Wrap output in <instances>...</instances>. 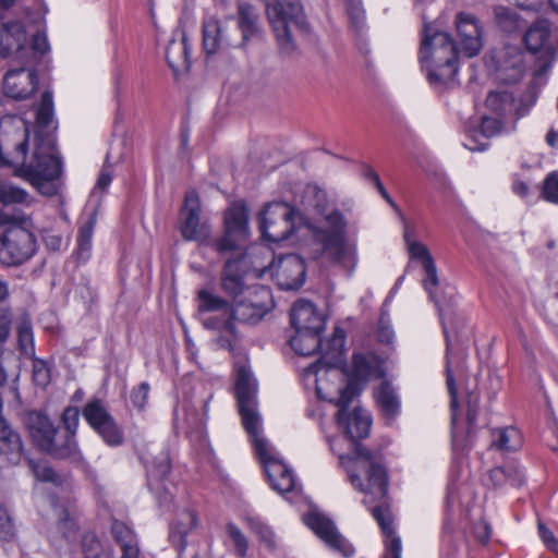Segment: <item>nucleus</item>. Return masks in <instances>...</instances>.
Returning <instances> with one entry per match:
<instances>
[{
	"label": "nucleus",
	"instance_id": "45",
	"mask_svg": "<svg viewBox=\"0 0 558 558\" xmlns=\"http://www.w3.org/2000/svg\"><path fill=\"white\" fill-rule=\"evenodd\" d=\"M96 432L110 447H118L124 441L123 432L118 426L113 417L99 426Z\"/></svg>",
	"mask_w": 558,
	"mask_h": 558
},
{
	"label": "nucleus",
	"instance_id": "39",
	"mask_svg": "<svg viewBox=\"0 0 558 558\" xmlns=\"http://www.w3.org/2000/svg\"><path fill=\"white\" fill-rule=\"evenodd\" d=\"M95 218L90 217L78 230L75 257L80 263H85L92 255V238Z\"/></svg>",
	"mask_w": 558,
	"mask_h": 558
},
{
	"label": "nucleus",
	"instance_id": "33",
	"mask_svg": "<svg viewBox=\"0 0 558 558\" xmlns=\"http://www.w3.org/2000/svg\"><path fill=\"white\" fill-rule=\"evenodd\" d=\"M147 483L150 489H157L158 483L162 482L170 472V459L167 452H160L145 463Z\"/></svg>",
	"mask_w": 558,
	"mask_h": 558
},
{
	"label": "nucleus",
	"instance_id": "60",
	"mask_svg": "<svg viewBox=\"0 0 558 558\" xmlns=\"http://www.w3.org/2000/svg\"><path fill=\"white\" fill-rule=\"evenodd\" d=\"M40 234L45 243V246L49 251H60L62 246L66 244L64 243L62 235L53 230L45 229L40 231Z\"/></svg>",
	"mask_w": 558,
	"mask_h": 558
},
{
	"label": "nucleus",
	"instance_id": "12",
	"mask_svg": "<svg viewBox=\"0 0 558 558\" xmlns=\"http://www.w3.org/2000/svg\"><path fill=\"white\" fill-rule=\"evenodd\" d=\"M302 217L299 210L287 203L275 202L266 205L259 216V229L263 238L270 242L287 240Z\"/></svg>",
	"mask_w": 558,
	"mask_h": 558
},
{
	"label": "nucleus",
	"instance_id": "32",
	"mask_svg": "<svg viewBox=\"0 0 558 558\" xmlns=\"http://www.w3.org/2000/svg\"><path fill=\"white\" fill-rule=\"evenodd\" d=\"M197 517L194 511L183 509L178 513L175 521L170 527V539L178 546L184 544L186 535L196 526Z\"/></svg>",
	"mask_w": 558,
	"mask_h": 558
},
{
	"label": "nucleus",
	"instance_id": "15",
	"mask_svg": "<svg viewBox=\"0 0 558 558\" xmlns=\"http://www.w3.org/2000/svg\"><path fill=\"white\" fill-rule=\"evenodd\" d=\"M248 215L243 203L232 204L225 214V234L214 243L215 250L225 254L242 247L248 236Z\"/></svg>",
	"mask_w": 558,
	"mask_h": 558
},
{
	"label": "nucleus",
	"instance_id": "48",
	"mask_svg": "<svg viewBox=\"0 0 558 558\" xmlns=\"http://www.w3.org/2000/svg\"><path fill=\"white\" fill-rule=\"evenodd\" d=\"M82 546L85 558H111V551L93 533L83 536Z\"/></svg>",
	"mask_w": 558,
	"mask_h": 558
},
{
	"label": "nucleus",
	"instance_id": "4",
	"mask_svg": "<svg viewBox=\"0 0 558 558\" xmlns=\"http://www.w3.org/2000/svg\"><path fill=\"white\" fill-rule=\"evenodd\" d=\"M322 331L295 332L290 339V345L300 355H311L319 350L320 357L316 363L305 368L307 377L313 376L318 398H326L323 395L320 373H331L339 375L338 366L342 361L345 343V332L341 328H336L332 337L323 341L319 337Z\"/></svg>",
	"mask_w": 558,
	"mask_h": 558
},
{
	"label": "nucleus",
	"instance_id": "7",
	"mask_svg": "<svg viewBox=\"0 0 558 558\" xmlns=\"http://www.w3.org/2000/svg\"><path fill=\"white\" fill-rule=\"evenodd\" d=\"M50 51V44L46 33V26L38 28L32 36L28 45V36L25 26L19 21L3 23L0 28V56L3 58L15 56L21 62L29 63L31 58L41 57Z\"/></svg>",
	"mask_w": 558,
	"mask_h": 558
},
{
	"label": "nucleus",
	"instance_id": "40",
	"mask_svg": "<svg viewBox=\"0 0 558 558\" xmlns=\"http://www.w3.org/2000/svg\"><path fill=\"white\" fill-rule=\"evenodd\" d=\"M198 310L201 312H222L231 315L232 305L221 296L211 293L208 290L198 291Z\"/></svg>",
	"mask_w": 558,
	"mask_h": 558
},
{
	"label": "nucleus",
	"instance_id": "64",
	"mask_svg": "<svg viewBox=\"0 0 558 558\" xmlns=\"http://www.w3.org/2000/svg\"><path fill=\"white\" fill-rule=\"evenodd\" d=\"M538 534L545 546L558 555V539L555 537L554 533L541 521L537 524Z\"/></svg>",
	"mask_w": 558,
	"mask_h": 558
},
{
	"label": "nucleus",
	"instance_id": "41",
	"mask_svg": "<svg viewBox=\"0 0 558 558\" xmlns=\"http://www.w3.org/2000/svg\"><path fill=\"white\" fill-rule=\"evenodd\" d=\"M16 333H17V345H19L20 352L27 357H34V354H35L34 333H33L32 323L28 318L23 317L19 322V324L16 326Z\"/></svg>",
	"mask_w": 558,
	"mask_h": 558
},
{
	"label": "nucleus",
	"instance_id": "47",
	"mask_svg": "<svg viewBox=\"0 0 558 558\" xmlns=\"http://www.w3.org/2000/svg\"><path fill=\"white\" fill-rule=\"evenodd\" d=\"M246 522L250 529L259 537L268 548H275L276 535L274 531L258 517H247Z\"/></svg>",
	"mask_w": 558,
	"mask_h": 558
},
{
	"label": "nucleus",
	"instance_id": "6",
	"mask_svg": "<svg viewBox=\"0 0 558 558\" xmlns=\"http://www.w3.org/2000/svg\"><path fill=\"white\" fill-rule=\"evenodd\" d=\"M15 177L23 179L45 196H54L59 192L62 162L53 148L51 140L38 145L29 160H23L14 167Z\"/></svg>",
	"mask_w": 558,
	"mask_h": 558
},
{
	"label": "nucleus",
	"instance_id": "56",
	"mask_svg": "<svg viewBox=\"0 0 558 558\" xmlns=\"http://www.w3.org/2000/svg\"><path fill=\"white\" fill-rule=\"evenodd\" d=\"M53 510L58 518V525L61 533L65 537H70L75 531V521L71 518V513L68 509H61L58 506L53 507Z\"/></svg>",
	"mask_w": 558,
	"mask_h": 558
},
{
	"label": "nucleus",
	"instance_id": "63",
	"mask_svg": "<svg viewBox=\"0 0 558 558\" xmlns=\"http://www.w3.org/2000/svg\"><path fill=\"white\" fill-rule=\"evenodd\" d=\"M12 312L8 307H0V344H3L11 330Z\"/></svg>",
	"mask_w": 558,
	"mask_h": 558
},
{
	"label": "nucleus",
	"instance_id": "55",
	"mask_svg": "<svg viewBox=\"0 0 558 558\" xmlns=\"http://www.w3.org/2000/svg\"><path fill=\"white\" fill-rule=\"evenodd\" d=\"M33 380L39 387H46L51 380L50 368L46 361L33 360Z\"/></svg>",
	"mask_w": 558,
	"mask_h": 558
},
{
	"label": "nucleus",
	"instance_id": "29",
	"mask_svg": "<svg viewBox=\"0 0 558 558\" xmlns=\"http://www.w3.org/2000/svg\"><path fill=\"white\" fill-rule=\"evenodd\" d=\"M26 424L33 440L44 450L57 428L48 416L39 412H31L27 415Z\"/></svg>",
	"mask_w": 558,
	"mask_h": 558
},
{
	"label": "nucleus",
	"instance_id": "53",
	"mask_svg": "<svg viewBox=\"0 0 558 558\" xmlns=\"http://www.w3.org/2000/svg\"><path fill=\"white\" fill-rule=\"evenodd\" d=\"M16 536V529L7 509L0 505V542L10 543Z\"/></svg>",
	"mask_w": 558,
	"mask_h": 558
},
{
	"label": "nucleus",
	"instance_id": "25",
	"mask_svg": "<svg viewBox=\"0 0 558 558\" xmlns=\"http://www.w3.org/2000/svg\"><path fill=\"white\" fill-rule=\"evenodd\" d=\"M166 58L169 66L174 72L190 69L189 39L182 28H178L173 32L172 38L169 40L166 49Z\"/></svg>",
	"mask_w": 558,
	"mask_h": 558
},
{
	"label": "nucleus",
	"instance_id": "57",
	"mask_svg": "<svg viewBox=\"0 0 558 558\" xmlns=\"http://www.w3.org/2000/svg\"><path fill=\"white\" fill-rule=\"evenodd\" d=\"M80 412L75 407H68L62 413V424L65 433H71L75 437L78 426Z\"/></svg>",
	"mask_w": 558,
	"mask_h": 558
},
{
	"label": "nucleus",
	"instance_id": "52",
	"mask_svg": "<svg viewBox=\"0 0 558 558\" xmlns=\"http://www.w3.org/2000/svg\"><path fill=\"white\" fill-rule=\"evenodd\" d=\"M345 1V8H347V14L349 16V20L352 24V26L355 29H361L364 25L365 21V11L362 5L361 0H344Z\"/></svg>",
	"mask_w": 558,
	"mask_h": 558
},
{
	"label": "nucleus",
	"instance_id": "16",
	"mask_svg": "<svg viewBox=\"0 0 558 558\" xmlns=\"http://www.w3.org/2000/svg\"><path fill=\"white\" fill-rule=\"evenodd\" d=\"M488 66L496 82L514 84L522 78L525 71L524 53L518 46L505 45L494 51Z\"/></svg>",
	"mask_w": 558,
	"mask_h": 558
},
{
	"label": "nucleus",
	"instance_id": "58",
	"mask_svg": "<svg viewBox=\"0 0 558 558\" xmlns=\"http://www.w3.org/2000/svg\"><path fill=\"white\" fill-rule=\"evenodd\" d=\"M407 250L411 259H417L422 262V266H425L428 260H434L427 246L421 242H411L407 245Z\"/></svg>",
	"mask_w": 558,
	"mask_h": 558
},
{
	"label": "nucleus",
	"instance_id": "8",
	"mask_svg": "<svg viewBox=\"0 0 558 558\" xmlns=\"http://www.w3.org/2000/svg\"><path fill=\"white\" fill-rule=\"evenodd\" d=\"M266 300H270V291L265 287L254 289L252 295L233 302L231 315L225 319L218 317H208L204 320V326L208 329H216L221 332L236 337L235 322L243 324H256L263 319L269 311Z\"/></svg>",
	"mask_w": 558,
	"mask_h": 558
},
{
	"label": "nucleus",
	"instance_id": "27",
	"mask_svg": "<svg viewBox=\"0 0 558 558\" xmlns=\"http://www.w3.org/2000/svg\"><path fill=\"white\" fill-rule=\"evenodd\" d=\"M323 216L325 225L315 232L318 243L327 242L329 239L335 238H347L349 221L338 208L330 209Z\"/></svg>",
	"mask_w": 558,
	"mask_h": 558
},
{
	"label": "nucleus",
	"instance_id": "3",
	"mask_svg": "<svg viewBox=\"0 0 558 558\" xmlns=\"http://www.w3.org/2000/svg\"><path fill=\"white\" fill-rule=\"evenodd\" d=\"M235 397L243 426L252 439L271 488L281 495L293 490L295 478L292 470L282 461L276 448L262 435L257 384L251 369L244 364L235 366Z\"/></svg>",
	"mask_w": 558,
	"mask_h": 558
},
{
	"label": "nucleus",
	"instance_id": "34",
	"mask_svg": "<svg viewBox=\"0 0 558 558\" xmlns=\"http://www.w3.org/2000/svg\"><path fill=\"white\" fill-rule=\"evenodd\" d=\"M490 447L501 451H514L523 444L522 435L515 427L509 426L493 432Z\"/></svg>",
	"mask_w": 558,
	"mask_h": 558
},
{
	"label": "nucleus",
	"instance_id": "42",
	"mask_svg": "<svg viewBox=\"0 0 558 558\" xmlns=\"http://www.w3.org/2000/svg\"><path fill=\"white\" fill-rule=\"evenodd\" d=\"M83 416L95 430L112 418L99 400L88 402L83 409Z\"/></svg>",
	"mask_w": 558,
	"mask_h": 558
},
{
	"label": "nucleus",
	"instance_id": "54",
	"mask_svg": "<svg viewBox=\"0 0 558 558\" xmlns=\"http://www.w3.org/2000/svg\"><path fill=\"white\" fill-rule=\"evenodd\" d=\"M542 196L545 201L558 205V171H553L545 178Z\"/></svg>",
	"mask_w": 558,
	"mask_h": 558
},
{
	"label": "nucleus",
	"instance_id": "5",
	"mask_svg": "<svg viewBox=\"0 0 558 558\" xmlns=\"http://www.w3.org/2000/svg\"><path fill=\"white\" fill-rule=\"evenodd\" d=\"M0 226L3 227L0 234V264L17 267L36 255L38 243L29 215L0 210Z\"/></svg>",
	"mask_w": 558,
	"mask_h": 558
},
{
	"label": "nucleus",
	"instance_id": "59",
	"mask_svg": "<svg viewBox=\"0 0 558 558\" xmlns=\"http://www.w3.org/2000/svg\"><path fill=\"white\" fill-rule=\"evenodd\" d=\"M149 393V385L141 383L137 387L133 388L130 395V400L133 407L143 410L147 403Z\"/></svg>",
	"mask_w": 558,
	"mask_h": 558
},
{
	"label": "nucleus",
	"instance_id": "50",
	"mask_svg": "<svg viewBox=\"0 0 558 558\" xmlns=\"http://www.w3.org/2000/svg\"><path fill=\"white\" fill-rule=\"evenodd\" d=\"M227 534L229 538L232 541L235 553L240 557H245L248 550V542L243 532L232 522L228 523L226 526Z\"/></svg>",
	"mask_w": 558,
	"mask_h": 558
},
{
	"label": "nucleus",
	"instance_id": "43",
	"mask_svg": "<svg viewBox=\"0 0 558 558\" xmlns=\"http://www.w3.org/2000/svg\"><path fill=\"white\" fill-rule=\"evenodd\" d=\"M513 97L506 90L490 92L486 97V107L497 116H504L512 108Z\"/></svg>",
	"mask_w": 558,
	"mask_h": 558
},
{
	"label": "nucleus",
	"instance_id": "51",
	"mask_svg": "<svg viewBox=\"0 0 558 558\" xmlns=\"http://www.w3.org/2000/svg\"><path fill=\"white\" fill-rule=\"evenodd\" d=\"M28 465L38 481L50 482L56 485L60 483V476L49 465L45 463L35 462L32 459H28Z\"/></svg>",
	"mask_w": 558,
	"mask_h": 558
},
{
	"label": "nucleus",
	"instance_id": "49",
	"mask_svg": "<svg viewBox=\"0 0 558 558\" xmlns=\"http://www.w3.org/2000/svg\"><path fill=\"white\" fill-rule=\"evenodd\" d=\"M495 17L499 26L508 33H512L521 27V20L515 11L505 7L495 9Z\"/></svg>",
	"mask_w": 558,
	"mask_h": 558
},
{
	"label": "nucleus",
	"instance_id": "36",
	"mask_svg": "<svg viewBox=\"0 0 558 558\" xmlns=\"http://www.w3.org/2000/svg\"><path fill=\"white\" fill-rule=\"evenodd\" d=\"M35 199L24 189L0 179V203L4 206H31Z\"/></svg>",
	"mask_w": 558,
	"mask_h": 558
},
{
	"label": "nucleus",
	"instance_id": "23",
	"mask_svg": "<svg viewBox=\"0 0 558 558\" xmlns=\"http://www.w3.org/2000/svg\"><path fill=\"white\" fill-rule=\"evenodd\" d=\"M350 375L361 386L371 379L381 378L385 375L383 361L373 352L355 353L352 356Z\"/></svg>",
	"mask_w": 558,
	"mask_h": 558
},
{
	"label": "nucleus",
	"instance_id": "61",
	"mask_svg": "<svg viewBox=\"0 0 558 558\" xmlns=\"http://www.w3.org/2000/svg\"><path fill=\"white\" fill-rule=\"evenodd\" d=\"M378 340L381 343L390 344L393 341L395 332L388 317L383 313L378 322Z\"/></svg>",
	"mask_w": 558,
	"mask_h": 558
},
{
	"label": "nucleus",
	"instance_id": "28",
	"mask_svg": "<svg viewBox=\"0 0 558 558\" xmlns=\"http://www.w3.org/2000/svg\"><path fill=\"white\" fill-rule=\"evenodd\" d=\"M23 454L20 435L3 418H0V457L9 464H17Z\"/></svg>",
	"mask_w": 558,
	"mask_h": 558
},
{
	"label": "nucleus",
	"instance_id": "9",
	"mask_svg": "<svg viewBox=\"0 0 558 558\" xmlns=\"http://www.w3.org/2000/svg\"><path fill=\"white\" fill-rule=\"evenodd\" d=\"M256 254L255 247L251 253L242 254L238 257L230 258L226 262L220 275V288L233 302L244 295H252L254 287L246 283L250 275L259 278L265 272L263 264L252 260V256Z\"/></svg>",
	"mask_w": 558,
	"mask_h": 558
},
{
	"label": "nucleus",
	"instance_id": "38",
	"mask_svg": "<svg viewBox=\"0 0 558 558\" xmlns=\"http://www.w3.org/2000/svg\"><path fill=\"white\" fill-rule=\"evenodd\" d=\"M489 481L495 487L502 486L507 483L512 486H521L524 483V473L515 465L507 468L498 466L489 471Z\"/></svg>",
	"mask_w": 558,
	"mask_h": 558
},
{
	"label": "nucleus",
	"instance_id": "1",
	"mask_svg": "<svg viewBox=\"0 0 558 558\" xmlns=\"http://www.w3.org/2000/svg\"><path fill=\"white\" fill-rule=\"evenodd\" d=\"M322 387L323 395L326 397L323 399L333 402V399L329 397V391H326L323 384ZM362 388L363 386L351 379L339 391L340 396L335 400L336 405L339 408L337 412L338 426L344 432L353 448L352 457L340 454L339 460L340 464L345 469L352 486L365 495L363 502L367 505L373 501H379L381 502L380 505L385 506L384 499L388 490L387 471L379 459L357 442L359 439L368 436L372 417L367 411L359 407L349 411L350 404L360 395Z\"/></svg>",
	"mask_w": 558,
	"mask_h": 558
},
{
	"label": "nucleus",
	"instance_id": "10",
	"mask_svg": "<svg viewBox=\"0 0 558 558\" xmlns=\"http://www.w3.org/2000/svg\"><path fill=\"white\" fill-rule=\"evenodd\" d=\"M266 14L280 48L290 52L294 45L291 38L292 25L304 24L303 7L300 0H266Z\"/></svg>",
	"mask_w": 558,
	"mask_h": 558
},
{
	"label": "nucleus",
	"instance_id": "18",
	"mask_svg": "<svg viewBox=\"0 0 558 558\" xmlns=\"http://www.w3.org/2000/svg\"><path fill=\"white\" fill-rule=\"evenodd\" d=\"M303 521L331 549L344 557L354 554L352 545L338 532L335 523L325 514L312 510L304 515Z\"/></svg>",
	"mask_w": 558,
	"mask_h": 558
},
{
	"label": "nucleus",
	"instance_id": "14",
	"mask_svg": "<svg viewBox=\"0 0 558 558\" xmlns=\"http://www.w3.org/2000/svg\"><path fill=\"white\" fill-rule=\"evenodd\" d=\"M256 254L267 255L272 258V263L265 271H269L274 281L281 290H298L305 281V265L303 259L296 254H287L274 258L268 248L255 247Z\"/></svg>",
	"mask_w": 558,
	"mask_h": 558
},
{
	"label": "nucleus",
	"instance_id": "21",
	"mask_svg": "<svg viewBox=\"0 0 558 558\" xmlns=\"http://www.w3.org/2000/svg\"><path fill=\"white\" fill-rule=\"evenodd\" d=\"M502 116H485L478 128L468 130L463 145L471 151H483L489 146V138L504 132Z\"/></svg>",
	"mask_w": 558,
	"mask_h": 558
},
{
	"label": "nucleus",
	"instance_id": "2",
	"mask_svg": "<svg viewBox=\"0 0 558 558\" xmlns=\"http://www.w3.org/2000/svg\"><path fill=\"white\" fill-rule=\"evenodd\" d=\"M456 26L459 46L448 33L439 31L433 23H424L418 57L422 69L435 87L453 82L458 73V53L472 58L483 47L482 28L472 14H458Z\"/></svg>",
	"mask_w": 558,
	"mask_h": 558
},
{
	"label": "nucleus",
	"instance_id": "31",
	"mask_svg": "<svg viewBox=\"0 0 558 558\" xmlns=\"http://www.w3.org/2000/svg\"><path fill=\"white\" fill-rule=\"evenodd\" d=\"M225 41L220 22L215 16H206L203 22V46L206 54L218 52Z\"/></svg>",
	"mask_w": 558,
	"mask_h": 558
},
{
	"label": "nucleus",
	"instance_id": "20",
	"mask_svg": "<svg viewBox=\"0 0 558 558\" xmlns=\"http://www.w3.org/2000/svg\"><path fill=\"white\" fill-rule=\"evenodd\" d=\"M29 63L22 62L20 68L10 69L3 76V93L12 99H25L32 96L37 87L38 77Z\"/></svg>",
	"mask_w": 558,
	"mask_h": 558
},
{
	"label": "nucleus",
	"instance_id": "46",
	"mask_svg": "<svg viewBox=\"0 0 558 558\" xmlns=\"http://www.w3.org/2000/svg\"><path fill=\"white\" fill-rule=\"evenodd\" d=\"M36 122L41 129H49L53 122V99L50 92H45L41 95V101L37 108Z\"/></svg>",
	"mask_w": 558,
	"mask_h": 558
},
{
	"label": "nucleus",
	"instance_id": "17",
	"mask_svg": "<svg viewBox=\"0 0 558 558\" xmlns=\"http://www.w3.org/2000/svg\"><path fill=\"white\" fill-rule=\"evenodd\" d=\"M201 214L202 207L196 191H187L180 211V231L184 240L199 243L209 240L210 226L202 219Z\"/></svg>",
	"mask_w": 558,
	"mask_h": 558
},
{
	"label": "nucleus",
	"instance_id": "24",
	"mask_svg": "<svg viewBox=\"0 0 558 558\" xmlns=\"http://www.w3.org/2000/svg\"><path fill=\"white\" fill-rule=\"evenodd\" d=\"M372 514L386 536L384 558H401V539L395 533L389 508L384 505L375 506L372 508Z\"/></svg>",
	"mask_w": 558,
	"mask_h": 558
},
{
	"label": "nucleus",
	"instance_id": "22",
	"mask_svg": "<svg viewBox=\"0 0 558 558\" xmlns=\"http://www.w3.org/2000/svg\"><path fill=\"white\" fill-rule=\"evenodd\" d=\"M290 317L295 332L324 330V317L318 314L312 302L305 300L296 301L291 308Z\"/></svg>",
	"mask_w": 558,
	"mask_h": 558
},
{
	"label": "nucleus",
	"instance_id": "26",
	"mask_svg": "<svg viewBox=\"0 0 558 558\" xmlns=\"http://www.w3.org/2000/svg\"><path fill=\"white\" fill-rule=\"evenodd\" d=\"M43 451L56 459L80 460L81 458V451L75 437L71 433H65L58 428Z\"/></svg>",
	"mask_w": 558,
	"mask_h": 558
},
{
	"label": "nucleus",
	"instance_id": "19",
	"mask_svg": "<svg viewBox=\"0 0 558 558\" xmlns=\"http://www.w3.org/2000/svg\"><path fill=\"white\" fill-rule=\"evenodd\" d=\"M319 244L323 247L324 256L331 265L340 268L349 277L353 275L359 264V251L355 240L335 238Z\"/></svg>",
	"mask_w": 558,
	"mask_h": 558
},
{
	"label": "nucleus",
	"instance_id": "11",
	"mask_svg": "<svg viewBox=\"0 0 558 558\" xmlns=\"http://www.w3.org/2000/svg\"><path fill=\"white\" fill-rule=\"evenodd\" d=\"M423 269L425 271V278L423 279V286L424 289L428 292L429 298L436 303L439 318L442 325L445 338H446V374H447V387L450 395V407H451V422H452V440L454 446L459 444V435L456 427L457 423V388L454 378L452 375L451 369V359H450V338L447 329V311L446 306L442 304V301L437 296V294L434 291V288H436L439 283L438 275H437V268L434 260H428L425 266H423Z\"/></svg>",
	"mask_w": 558,
	"mask_h": 558
},
{
	"label": "nucleus",
	"instance_id": "37",
	"mask_svg": "<svg viewBox=\"0 0 558 558\" xmlns=\"http://www.w3.org/2000/svg\"><path fill=\"white\" fill-rule=\"evenodd\" d=\"M239 27L242 32L243 41L248 40L258 32V13L256 9L246 2L238 5Z\"/></svg>",
	"mask_w": 558,
	"mask_h": 558
},
{
	"label": "nucleus",
	"instance_id": "44",
	"mask_svg": "<svg viewBox=\"0 0 558 558\" xmlns=\"http://www.w3.org/2000/svg\"><path fill=\"white\" fill-rule=\"evenodd\" d=\"M304 205L324 215L327 210V193L317 185H307L304 192Z\"/></svg>",
	"mask_w": 558,
	"mask_h": 558
},
{
	"label": "nucleus",
	"instance_id": "35",
	"mask_svg": "<svg viewBox=\"0 0 558 558\" xmlns=\"http://www.w3.org/2000/svg\"><path fill=\"white\" fill-rule=\"evenodd\" d=\"M375 398L383 415L387 420L391 421L399 414L400 401L393 388L389 384L384 383L376 390Z\"/></svg>",
	"mask_w": 558,
	"mask_h": 558
},
{
	"label": "nucleus",
	"instance_id": "62",
	"mask_svg": "<svg viewBox=\"0 0 558 558\" xmlns=\"http://www.w3.org/2000/svg\"><path fill=\"white\" fill-rule=\"evenodd\" d=\"M19 3L26 13L27 17H31V13L28 12L29 5L41 8V0H0V20L3 17V12L9 10L12 5Z\"/></svg>",
	"mask_w": 558,
	"mask_h": 558
},
{
	"label": "nucleus",
	"instance_id": "30",
	"mask_svg": "<svg viewBox=\"0 0 558 558\" xmlns=\"http://www.w3.org/2000/svg\"><path fill=\"white\" fill-rule=\"evenodd\" d=\"M111 532L121 548V558H141L137 537L129 526L123 522L114 521Z\"/></svg>",
	"mask_w": 558,
	"mask_h": 558
},
{
	"label": "nucleus",
	"instance_id": "13",
	"mask_svg": "<svg viewBox=\"0 0 558 558\" xmlns=\"http://www.w3.org/2000/svg\"><path fill=\"white\" fill-rule=\"evenodd\" d=\"M524 43L529 51L539 54L535 76L545 74L558 56V29L553 28L548 21L541 20L526 31Z\"/></svg>",
	"mask_w": 558,
	"mask_h": 558
}]
</instances>
